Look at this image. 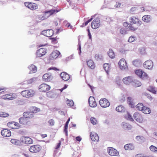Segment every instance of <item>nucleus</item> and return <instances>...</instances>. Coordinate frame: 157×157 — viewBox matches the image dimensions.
Wrapping results in <instances>:
<instances>
[{
    "mask_svg": "<svg viewBox=\"0 0 157 157\" xmlns=\"http://www.w3.org/2000/svg\"><path fill=\"white\" fill-rule=\"evenodd\" d=\"M34 93L35 91L33 90H25L22 91L21 94L24 97L29 98L33 96Z\"/></svg>",
    "mask_w": 157,
    "mask_h": 157,
    "instance_id": "obj_1",
    "label": "nucleus"
},
{
    "mask_svg": "<svg viewBox=\"0 0 157 157\" xmlns=\"http://www.w3.org/2000/svg\"><path fill=\"white\" fill-rule=\"evenodd\" d=\"M129 22L132 24H136L138 26H140L142 24L141 21L138 17L134 16L130 18Z\"/></svg>",
    "mask_w": 157,
    "mask_h": 157,
    "instance_id": "obj_2",
    "label": "nucleus"
},
{
    "mask_svg": "<svg viewBox=\"0 0 157 157\" xmlns=\"http://www.w3.org/2000/svg\"><path fill=\"white\" fill-rule=\"evenodd\" d=\"M100 20L99 18H96L91 23V27L93 29H96L98 28L101 25Z\"/></svg>",
    "mask_w": 157,
    "mask_h": 157,
    "instance_id": "obj_3",
    "label": "nucleus"
},
{
    "mask_svg": "<svg viewBox=\"0 0 157 157\" xmlns=\"http://www.w3.org/2000/svg\"><path fill=\"white\" fill-rule=\"evenodd\" d=\"M135 73L142 79H146L147 78V74L141 70H137L135 71Z\"/></svg>",
    "mask_w": 157,
    "mask_h": 157,
    "instance_id": "obj_4",
    "label": "nucleus"
},
{
    "mask_svg": "<svg viewBox=\"0 0 157 157\" xmlns=\"http://www.w3.org/2000/svg\"><path fill=\"white\" fill-rule=\"evenodd\" d=\"M53 77L51 73H48L44 74L42 77L43 81L47 82L52 79Z\"/></svg>",
    "mask_w": 157,
    "mask_h": 157,
    "instance_id": "obj_5",
    "label": "nucleus"
},
{
    "mask_svg": "<svg viewBox=\"0 0 157 157\" xmlns=\"http://www.w3.org/2000/svg\"><path fill=\"white\" fill-rule=\"evenodd\" d=\"M100 105L103 108L109 107L110 105V103L106 98L101 99L99 101Z\"/></svg>",
    "mask_w": 157,
    "mask_h": 157,
    "instance_id": "obj_6",
    "label": "nucleus"
},
{
    "mask_svg": "<svg viewBox=\"0 0 157 157\" xmlns=\"http://www.w3.org/2000/svg\"><path fill=\"white\" fill-rule=\"evenodd\" d=\"M39 88L40 91L45 92L49 90L50 89V87L46 84L43 83L41 84Z\"/></svg>",
    "mask_w": 157,
    "mask_h": 157,
    "instance_id": "obj_7",
    "label": "nucleus"
},
{
    "mask_svg": "<svg viewBox=\"0 0 157 157\" xmlns=\"http://www.w3.org/2000/svg\"><path fill=\"white\" fill-rule=\"evenodd\" d=\"M108 152L109 155L111 156H118L119 154V152L116 149L113 147H109Z\"/></svg>",
    "mask_w": 157,
    "mask_h": 157,
    "instance_id": "obj_8",
    "label": "nucleus"
},
{
    "mask_svg": "<svg viewBox=\"0 0 157 157\" xmlns=\"http://www.w3.org/2000/svg\"><path fill=\"white\" fill-rule=\"evenodd\" d=\"M120 68L121 70H124L127 68L126 63L124 59H121L118 63Z\"/></svg>",
    "mask_w": 157,
    "mask_h": 157,
    "instance_id": "obj_9",
    "label": "nucleus"
},
{
    "mask_svg": "<svg viewBox=\"0 0 157 157\" xmlns=\"http://www.w3.org/2000/svg\"><path fill=\"white\" fill-rule=\"evenodd\" d=\"M41 34L47 37L52 36L54 34V31L52 29H47L43 31Z\"/></svg>",
    "mask_w": 157,
    "mask_h": 157,
    "instance_id": "obj_10",
    "label": "nucleus"
},
{
    "mask_svg": "<svg viewBox=\"0 0 157 157\" xmlns=\"http://www.w3.org/2000/svg\"><path fill=\"white\" fill-rule=\"evenodd\" d=\"M41 149L40 146L39 145H35L31 146L29 151L31 152L36 153L39 151Z\"/></svg>",
    "mask_w": 157,
    "mask_h": 157,
    "instance_id": "obj_11",
    "label": "nucleus"
},
{
    "mask_svg": "<svg viewBox=\"0 0 157 157\" xmlns=\"http://www.w3.org/2000/svg\"><path fill=\"white\" fill-rule=\"evenodd\" d=\"M144 66L147 69H151L153 67V63L150 60H147L144 63Z\"/></svg>",
    "mask_w": 157,
    "mask_h": 157,
    "instance_id": "obj_12",
    "label": "nucleus"
},
{
    "mask_svg": "<svg viewBox=\"0 0 157 157\" xmlns=\"http://www.w3.org/2000/svg\"><path fill=\"white\" fill-rule=\"evenodd\" d=\"M133 117L138 122L141 123L143 120L142 117L141 115L138 113H135L133 114Z\"/></svg>",
    "mask_w": 157,
    "mask_h": 157,
    "instance_id": "obj_13",
    "label": "nucleus"
},
{
    "mask_svg": "<svg viewBox=\"0 0 157 157\" xmlns=\"http://www.w3.org/2000/svg\"><path fill=\"white\" fill-rule=\"evenodd\" d=\"M24 4L28 8L32 10H34L37 8L36 5L33 3L30 2H26L24 3Z\"/></svg>",
    "mask_w": 157,
    "mask_h": 157,
    "instance_id": "obj_14",
    "label": "nucleus"
},
{
    "mask_svg": "<svg viewBox=\"0 0 157 157\" xmlns=\"http://www.w3.org/2000/svg\"><path fill=\"white\" fill-rule=\"evenodd\" d=\"M46 53V49L44 48H41L37 51L36 56L37 57H42L45 55Z\"/></svg>",
    "mask_w": 157,
    "mask_h": 157,
    "instance_id": "obj_15",
    "label": "nucleus"
},
{
    "mask_svg": "<svg viewBox=\"0 0 157 157\" xmlns=\"http://www.w3.org/2000/svg\"><path fill=\"white\" fill-rule=\"evenodd\" d=\"M89 105L92 107H95L97 106L95 99L93 97H90L89 99Z\"/></svg>",
    "mask_w": 157,
    "mask_h": 157,
    "instance_id": "obj_16",
    "label": "nucleus"
},
{
    "mask_svg": "<svg viewBox=\"0 0 157 157\" xmlns=\"http://www.w3.org/2000/svg\"><path fill=\"white\" fill-rule=\"evenodd\" d=\"M133 81V79L132 77L128 76L125 77L123 79L124 83L126 85H129Z\"/></svg>",
    "mask_w": 157,
    "mask_h": 157,
    "instance_id": "obj_17",
    "label": "nucleus"
},
{
    "mask_svg": "<svg viewBox=\"0 0 157 157\" xmlns=\"http://www.w3.org/2000/svg\"><path fill=\"white\" fill-rule=\"evenodd\" d=\"M60 54V52L58 51H56L52 52L50 56V58L51 59L56 58Z\"/></svg>",
    "mask_w": 157,
    "mask_h": 157,
    "instance_id": "obj_18",
    "label": "nucleus"
},
{
    "mask_svg": "<svg viewBox=\"0 0 157 157\" xmlns=\"http://www.w3.org/2000/svg\"><path fill=\"white\" fill-rule=\"evenodd\" d=\"M59 11L57 10L52 9L48 11H45V12L46 15L48 16V18L50 16L56 14Z\"/></svg>",
    "mask_w": 157,
    "mask_h": 157,
    "instance_id": "obj_19",
    "label": "nucleus"
},
{
    "mask_svg": "<svg viewBox=\"0 0 157 157\" xmlns=\"http://www.w3.org/2000/svg\"><path fill=\"white\" fill-rule=\"evenodd\" d=\"M61 78L63 80L67 81L70 78V77L69 74L64 72L61 73L60 74Z\"/></svg>",
    "mask_w": 157,
    "mask_h": 157,
    "instance_id": "obj_20",
    "label": "nucleus"
},
{
    "mask_svg": "<svg viewBox=\"0 0 157 157\" xmlns=\"http://www.w3.org/2000/svg\"><path fill=\"white\" fill-rule=\"evenodd\" d=\"M90 136L91 140L93 141H97L99 140V138L98 135L94 132L90 133Z\"/></svg>",
    "mask_w": 157,
    "mask_h": 157,
    "instance_id": "obj_21",
    "label": "nucleus"
},
{
    "mask_svg": "<svg viewBox=\"0 0 157 157\" xmlns=\"http://www.w3.org/2000/svg\"><path fill=\"white\" fill-rule=\"evenodd\" d=\"M28 68L30 70L29 73H34L37 71V67L34 65H30L29 66Z\"/></svg>",
    "mask_w": 157,
    "mask_h": 157,
    "instance_id": "obj_22",
    "label": "nucleus"
},
{
    "mask_svg": "<svg viewBox=\"0 0 157 157\" xmlns=\"http://www.w3.org/2000/svg\"><path fill=\"white\" fill-rule=\"evenodd\" d=\"M142 19L144 22L149 23L151 21L152 17L150 15H145L142 17Z\"/></svg>",
    "mask_w": 157,
    "mask_h": 157,
    "instance_id": "obj_23",
    "label": "nucleus"
},
{
    "mask_svg": "<svg viewBox=\"0 0 157 157\" xmlns=\"http://www.w3.org/2000/svg\"><path fill=\"white\" fill-rule=\"evenodd\" d=\"M1 134L4 137H8L10 136V131L7 129H3L1 131Z\"/></svg>",
    "mask_w": 157,
    "mask_h": 157,
    "instance_id": "obj_24",
    "label": "nucleus"
},
{
    "mask_svg": "<svg viewBox=\"0 0 157 157\" xmlns=\"http://www.w3.org/2000/svg\"><path fill=\"white\" fill-rule=\"evenodd\" d=\"M123 128L125 130H128L131 129V126L128 123L123 122L122 124Z\"/></svg>",
    "mask_w": 157,
    "mask_h": 157,
    "instance_id": "obj_25",
    "label": "nucleus"
},
{
    "mask_svg": "<svg viewBox=\"0 0 157 157\" xmlns=\"http://www.w3.org/2000/svg\"><path fill=\"white\" fill-rule=\"evenodd\" d=\"M34 114L32 112H25L23 114L24 118H31L33 117Z\"/></svg>",
    "mask_w": 157,
    "mask_h": 157,
    "instance_id": "obj_26",
    "label": "nucleus"
},
{
    "mask_svg": "<svg viewBox=\"0 0 157 157\" xmlns=\"http://www.w3.org/2000/svg\"><path fill=\"white\" fill-rule=\"evenodd\" d=\"M147 90L154 94H156L157 91L156 90V88L155 87L152 86H150L147 88Z\"/></svg>",
    "mask_w": 157,
    "mask_h": 157,
    "instance_id": "obj_27",
    "label": "nucleus"
},
{
    "mask_svg": "<svg viewBox=\"0 0 157 157\" xmlns=\"http://www.w3.org/2000/svg\"><path fill=\"white\" fill-rule=\"evenodd\" d=\"M132 83V85L136 87L140 86L141 85L140 82L136 80L133 79Z\"/></svg>",
    "mask_w": 157,
    "mask_h": 157,
    "instance_id": "obj_28",
    "label": "nucleus"
},
{
    "mask_svg": "<svg viewBox=\"0 0 157 157\" xmlns=\"http://www.w3.org/2000/svg\"><path fill=\"white\" fill-rule=\"evenodd\" d=\"M87 65L91 69H94L95 65L93 61L91 60H89L87 62Z\"/></svg>",
    "mask_w": 157,
    "mask_h": 157,
    "instance_id": "obj_29",
    "label": "nucleus"
},
{
    "mask_svg": "<svg viewBox=\"0 0 157 157\" xmlns=\"http://www.w3.org/2000/svg\"><path fill=\"white\" fill-rule=\"evenodd\" d=\"M124 148L126 150H132L134 149V147L132 144H127L124 146Z\"/></svg>",
    "mask_w": 157,
    "mask_h": 157,
    "instance_id": "obj_30",
    "label": "nucleus"
},
{
    "mask_svg": "<svg viewBox=\"0 0 157 157\" xmlns=\"http://www.w3.org/2000/svg\"><path fill=\"white\" fill-rule=\"evenodd\" d=\"M142 112L145 114H149L151 113V110L149 108L144 106Z\"/></svg>",
    "mask_w": 157,
    "mask_h": 157,
    "instance_id": "obj_31",
    "label": "nucleus"
},
{
    "mask_svg": "<svg viewBox=\"0 0 157 157\" xmlns=\"http://www.w3.org/2000/svg\"><path fill=\"white\" fill-rule=\"evenodd\" d=\"M127 100L129 105L132 108H134L136 106L135 104L132 101V98L131 97H128Z\"/></svg>",
    "mask_w": 157,
    "mask_h": 157,
    "instance_id": "obj_32",
    "label": "nucleus"
},
{
    "mask_svg": "<svg viewBox=\"0 0 157 157\" xmlns=\"http://www.w3.org/2000/svg\"><path fill=\"white\" fill-rule=\"evenodd\" d=\"M116 110L119 112H123L125 110V109L124 106L120 105L117 107L116 108Z\"/></svg>",
    "mask_w": 157,
    "mask_h": 157,
    "instance_id": "obj_33",
    "label": "nucleus"
},
{
    "mask_svg": "<svg viewBox=\"0 0 157 157\" xmlns=\"http://www.w3.org/2000/svg\"><path fill=\"white\" fill-rule=\"evenodd\" d=\"M108 54L111 58H113L115 57V54L113 51L111 49H109L108 52Z\"/></svg>",
    "mask_w": 157,
    "mask_h": 157,
    "instance_id": "obj_34",
    "label": "nucleus"
},
{
    "mask_svg": "<svg viewBox=\"0 0 157 157\" xmlns=\"http://www.w3.org/2000/svg\"><path fill=\"white\" fill-rule=\"evenodd\" d=\"M138 10L139 8L136 7H133L130 9V12L131 13L134 14L138 13L137 11Z\"/></svg>",
    "mask_w": 157,
    "mask_h": 157,
    "instance_id": "obj_35",
    "label": "nucleus"
},
{
    "mask_svg": "<svg viewBox=\"0 0 157 157\" xmlns=\"http://www.w3.org/2000/svg\"><path fill=\"white\" fill-rule=\"evenodd\" d=\"M19 124L15 122H10V128L13 129L17 128V127L18 126Z\"/></svg>",
    "mask_w": 157,
    "mask_h": 157,
    "instance_id": "obj_36",
    "label": "nucleus"
},
{
    "mask_svg": "<svg viewBox=\"0 0 157 157\" xmlns=\"http://www.w3.org/2000/svg\"><path fill=\"white\" fill-rule=\"evenodd\" d=\"M143 107V105L141 103H139L136 105V109L139 111H142Z\"/></svg>",
    "mask_w": 157,
    "mask_h": 157,
    "instance_id": "obj_37",
    "label": "nucleus"
},
{
    "mask_svg": "<svg viewBox=\"0 0 157 157\" xmlns=\"http://www.w3.org/2000/svg\"><path fill=\"white\" fill-rule=\"evenodd\" d=\"M120 33L124 36L128 33V31L126 29L122 28L120 29Z\"/></svg>",
    "mask_w": 157,
    "mask_h": 157,
    "instance_id": "obj_38",
    "label": "nucleus"
},
{
    "mask_svg": "<svg viewBox=\"0 0 157 157\" xmlns=\"http://www.w3.org/2000/svg\"><path fill=\"white\" fill-rule=\"evenodd\" d=\"M132 63L136 67H139L141 64L140 61L137 59L133 61Z\"/></svg>",
    "mask_w": 157,
    "mask_h": 157,
    "instance_id": "obj_39",
    "label": "nucleus"
},
{
    "mask_svg": "<svg viewBox=\"0 0 157 157\" xmlns=\"http://www.w3.org/2000/svg\"><path fill=\"white\" fill-rule=\"evenodd\" d=\"M25 141H26L25 144H31L33 143V140L28 137H26V139L25 140Z\"/></svg>",
    "mask_w": 157,
    "mask_h": 157,
    "instance_id": "obj_40",
    "label": "nucleus"
},
{
    "mask_svg": "<svg viewBox=\"0 0 157 157\" xmlns=\"http://www.w3.org/2000/svg\"><path fill=\"white\" fill-rule=\"evenodd\" d=\"M10 142L13 144L17 145L19 144L20 143L19 140L17 139H11L10 140Z\"/></svg>",
    "mask_w": 157,
    "mask_h": 157,
    "instance_id": "obj_41",
    "label": "nucleus"
},
{
    "mask_svg": "<svg viewBox=\"0 0 157 157\" xmlns=\"http://www.w3.org/2000/svg\"><path fill=\"white\" fill-rule=\"evenodd\" d=\"M136 37L135 36H131L129 37L128 40V41L131 43L136 40Z\"/></svg>",
    "mask_w": 157,
    "mask_h": 157,
    "instance_id": "obj_42",
    "label": "nucleus"
},
{
    "mask_svg": "<svg viewBox=\"0 0 157 157\" xmlns=\"http://www.w3.org/2000/svg\"><path fill=\"white\" fill-rule=\"evenodd\" d=\"M18 97L17 94L10 93V100H14Z\"/></svg>",
    "mask_w": 157,
    "mask_h": 157,
    "instance_id": "obj_43",
    "label": "nucleus"
},
{
    "mask_svg": "<svg viewBox=\"0 0 157 157\" xmlns=\"http://www.w3.org/2000/svg\"><path fill=\"white\" fill-rule=\"evenodd\" d=\"M26 119L24 117H21L19 119V122L20 123L24 124L26 123Z\"/></svg>",
    "mask_w": 157,
    "mask_h": 157,
    "instance_id": "obj_44",
    "label": "nucleus"
},
{
    "mask_svg": "<svg viewBox=\"0 0 157 157\" xmlns=\"http://www.w3.org/2000/svg\"><path fill=\"white\" fill-rule=\"evenodd\" d=\"M149 149L151 151L154 152H157V147L153 145L151 146L150 147Z\"/></svg>",
    "mask_w": 157,
    "mask_h": 157,
    "instance_id": "obj_45",
    "label": "nucleus"
},
{
    "mask_svg": "<svg viewBox=\"0 0 157 157\" xmlns=\"http://www.w3.org/2000/svg\"><path fill=\"white\" fill-rule=\"evenodd\" d=\"M66 103L68 106H72L74 105V102L72 100H70L67 99Z\"/></svg>",
    "mask_w": 157,
    "mask_h": 157,
    "instance_id": "obj_46",
    "label": "nucleus"
},
{
    "mask_svg": "<svg viewBox=\"0 0 157 157\" xmlns=\"http://www.w3.org/2000/svg\"><path fill=\"white\" fill-rule=\"evenodd\" d=\"M132 24H130L128 26V28L131 30L135 31L137 29L138 26H137L136 27H135L132 25Z\"/></svg>",
    "mask_w": 157,
    "mask_h": 157,
    "instance_id": "obj_47",
    "label": "nucleus"
},
{
    "mask_svg": "<svg viewBox=\"0 0 157 157\" xmlns=\"http://www.w3.org/2000/svg\"><path fill=\"white\" fill-rule=\"evenodd\" d=\"M125 118L128 120L130 121H133V118L131 116L130 114L128 113L125 116Z\"/></svg>",
    "mask_w": 157,
    "mask_h": 157,
    "instance_id": "obj_48",
    "label": "nucleus"
},
{
    "mask_svg": "<svg viewBox=\"0 0 157 157\" xmlns=\"http://www.w3.org/2000/svg\"><path fill=\"white\" fill-rule=\"evenodd\" d=\"M95 58L97 60H100L102 59V56L99 54H95Z\"/></svg>",
    "mask_w": 157,
    "mask_h": 157,
    "instance_id": "obj_49",
    "label": "nucleus"
},
{
    "mask_svg": "<svg viewBox=\"0 0 157 157\" xmlns=\"http://www.w3.org/2000/svg\"><path fill=\"white\" fill-rule=\"evenodd\" d=\"M9 116V114L3 112H0V117H5Z\"/></svg>",
    "mask_w": 157,
    "mask_h": 157,
    "instance_id": "obj_50",
    "label": "nucleus"
},
{
    "mask_svg": "<svg viewBox=\"0 0 157 157\" xmlns=\"http://www.w3.org/2000/svg\"><path fill=\"white\" fill-rule=\"evenodd\" d=\"M41 15H37L36 18V21L38 22L40 21H41L43 20V18Z\"/></svg>",
    "mask_w": 157,
    "mask_h": 157,
    "instance_id": "obj_51",
    "label": "nucleus"
},
{
    "mask_svg": "<svg viewBox=\"0 0 157 157\" xmlns=\"http://www.w3.org/2000/svg\"><path fill=\"white\" fill-rule=\"evenodd\" d=\"M40 111V109L36 107H33L32 108V111L31 112L33 113H36Z\"/></svg>",
    "mask_w": 157,
    "mask_h": 157,
    "instance_id": "obj_52",
    "label": "nucleus"
},
{
    "mask_svg": "<svg viewBox=\"0 0 157 157\" xmlns=\"http://www.w3.org/2000/svg\"><path fill=\"white\" fill-rule=\"evenodd\" d=\"M90 121L93 124H96L97 120L96 118L94 117H92L90 119Z\"/></svg>",
    "mask_w": 157,
    "mask_h": 157,
    "instance_id": "obj_53",
    "label": "nucleus"
},
{
    "mask_svg": "<svg viewBox=\"0 0 157 157\" xmlns=\"http://www.w3.org/2000/svg\"><path fill=\"white\" fill-rule=\"evenodd\" d=\"M2 98L5 100H9L10 98V94H6L2 96Z\"/></svg>",
    "mask_w": 157,
    "mask_h": 157,
    "instance_id": "obj_54",
    "label": "nucleus"
},
{
    "mask_svg": "<svg viewBox=\"0 0 157 157\" xmlns=\"http://www.w3.org/2000/svg\"><path fill=\"white\" fill-rule=\"evenodd\" d=\"M13 102L14 104L17 105H20L22 103L21 100L19 99L14 101Z\"/></svg>",
    "mask_w": 157,
    "mask_h": 157,
    "instance_id": "obj_55",
    "label": "nucleus"
},
{
    "mask_svg": "<svg viewBox=\"0 0 157 157\" xmlns=\"http://www.w3.org/2000/svg\"><path fill=\"white\" fill-rule=\"evenodd\" d=\"M27 137L25 136H22L21 137L20 139V141L22 143H23L24 144H25V142L26 141L25 140L26 139Z\"/></svg>",
    "mask_w": 157,
    "mask_h": 157,
    "instance_id": "obj_56",
    "label": "nucleus"
},
{
    "mask_svg": "<svg viewBox=\"0 0 157 157\" xmlns=\"http://www.w3.org/2000/svg\"><path fill=\"white\" fill-rule=\"evenodd\" d=\"M103 67L105 71L107 72L109 68L108 64L106 63L104 64L103 65Z\"/></svg>",
    "mask_w": 157,
    "mask_h": 157,
    "instance_id": "obj_57",
    "label": "nucleus"
},
{
    "mask_svg": "<svg viewBox=\"0 0 157 157\" xmlns=\"http://www.w3.org/2000/svg\"><path fill=\"white\" fill-rule=\"evenodd\" d=\"M70 118H69L67 120V122L65 123V126H64V128H65V129H67L68 128V123L70 121Z\"/></svg>",
    "mask_w": 157,
    "mask_h": 157,
    "instance_id": "obj_58",
    "label": "nucleus"
},
{
    "mask_svg": "<svg viewBox=\"0 0 157 157\" xmlns=\"http://www.w3.org/2000/svg\"><path fill=\"white\" fill-rule=\"evenodd\" d=\"M49 124L50 126H52L54 124V121L53 119H51L48 121Z\"/></svg>",
    "mask_w": 157,
    "mask_h": 157,
    "instance_id": "obj_59",
    "label": "nucleus"
},
{
    "mask_svg": "<svg viewBox=\"0 0 157 157\" xmlns=\"http://www.w3.org/2000/svg\"><path fill=\"white\" fill-rule=\"evenodd\" d=\"M42 17L43 18L44 20L47 19L48 18V16L46 15V13L45 11L44 12V13L41 14Z\"/></svg>",
    "mask_w": 157,
    "mask_h": 157,
    "instance_id": "obj_60",
    "label": "nucleus"
},
{
    "mask_svg": "<svg viewBox=\"0 0 157 157\" xmlns=\"http://www.w3.org/2000/svg\"><path fill=\"white\" fill-rule=\"evenodd\" d=\"M139 50L140 53L142 54H144L145 52L144 49L143 48H139Z\"/></svg>",
    "mask_w": 157,
    "mask_h": 157,
    "instance_id": "obj_61",
    "label": "nucleus"
},
{
    "mask_svg": "<svg viewBox=\"0 0 157 157\" xmlns=\"http://www.w3.org/2000/svg\"><path fill=\"white\" fill-rule=\"evenodd\" d=\"M74 57L73 55H72L71 56H69L68 57H67L66 58V60L67 61H69L70 60H71L72 59H74Z\"/></svg>",
    "mask_w": 157,
    "mask_h": 157,
    "instance_id": "obj_62",
    "label": "nucleus"
},
{
    "mask_svg": "<svg viewBox=\"0 0 157 157\" xmlns=\"http://www.w3.org/2000/svg\"><path fill=\"white\" fill-rule=\"evenodd\" d=\"M143 137L141 136H137L136 137V139L138 141H140L141 140H142Z\"/></svg>",
    "mask_w": 157,
    "mask_h": 157,
    "instance_id": "obj_63",
    "label": "nucleus"
},
{
    "mask_svg": "<svg viewBox=\"0 0 157 157\" xmlns=\"http://www.w3.org/2000/svg\"><path fill=\"white\" fill-rule=\"evenodd\" d=\"M146 96L148 98L150 99V100H152L153 98L151 95L150 94H146Z\"/></svg>",
    "mask_w": 157,
    "mask_h": 157,
    "instance_id": "obj_64",
    "label": "nucleus"
}]
</instances>
